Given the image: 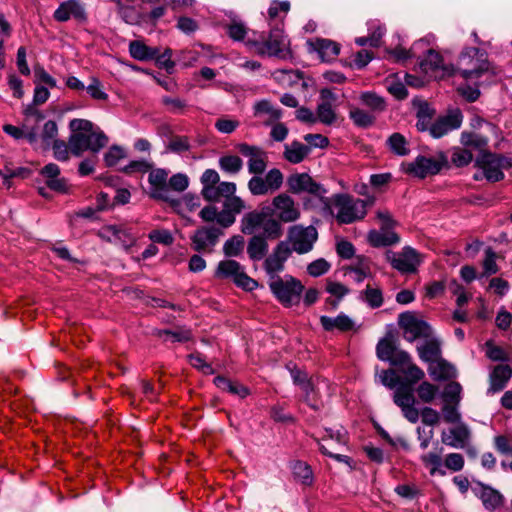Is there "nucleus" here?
Wrapping results in <instances>:
<instances>
[{
    "label": "nucleus",
    "mask_w": 512,
    "mask_h": 512,
    "mask_svg": "<svg viewBox=\"0 0 512 512\" xmlns=\"http://www.w3.org/2000/svg\"><path fill=\"white\" fill-rule=\"evenodd\" d=\"M72 16L78 19L84 17L83 7L75 0L62 3L54 13L55 19L61 22L67 21Z\"/></svg>",
    "instance_id": "c756f323"
},
{
    "label": "nucleus",
    "mask_w": 512,
    "mask_h": 512,
    "mask_svg": "<svg viewBox=\"0 0 512 512\" xmlns=\"http://www.w3.org/2000/svg\"><path fill=\"white\" fill-rule=\"evenodd\" d=\"M399 326L403 329L404 338L413 342L416 339H425L433 333L431 326L417 318L411 312H405L399 315Z\"/></svg>",
    "instance_id": "9d476101"
},
{
    "label": "nucleus",
    "mask_w": 512,
    "mask_h": 512,
    "mask_svg": "<svg viewBox=\"0 0 512 512\" xmlns=\"http://www.w3.org/2000/svg\"><path fill=\"white\" fill-rule=\"evenodd\" d=\"M315 189L303 200L304 207L314 210L324 217L333 216V196H327L328 190L320 183L319 189Z\"/></svg>",
    "instance_id": "f8f14e48"
},
{
    "label": "nucleus",
    "mask_w": 512,
    "mask_h": 512,
    "mask_svg": "<svg viewBox=\"0 0 512 512\" xmlns=\"http://www.w3.org/2000/svg\"><path fill=\"white\" fill-rule=\"evenodd\" d=\"M108 143V137L100 130H93L89 133H75L69 137V149L75 156H80L82 152L90 150L94 153L99 152Z\"/></svg>",
    "instance_id": "0eeeda50"
},
{
    "label": "nucleus",
    "mask_w": 512,
    "mask_h": 512,
    "mask_svg": "<svg viewBox=\"0 0 512 512\" xmlns=\"http://www.w3.org/2000/svg\"><path fill=\"white\" fill-rule=\"evenodd\" d=\"M167 184L169 191L183 192L189 185V179L186 174L177 173L170 177Z\"/></svg>",
    "instance_id": "0e129e2a"
},
{
    "label": "nucleus",
    "mask_w": 512,
    "mask_h": 512,
    "mask_svg": "<svg viewBox=\"0 0 512 512\" xmlns=\"http://www.w3.org/2000/svg\"><path fill=\"white\" fill-rule=\"evenodd\" d=\"M129 51L133 58L137 60H148L155 58L159 53L156 48H149L139 41H133L129 45Z\"/></svg>",
    "instance_id": "a19ab883"
},
{
    "label": "nucleus",
    "mask_w": 512,
    "mask_h": 512,
    "mask_svg": "<svg viewBox=\"0 0 512 512\" xmlns=\"http://www.w3.org/2000/svg\"><path fill=\"white\" fill-rule=\"evenodd\" d=\"M396 347L392 340L390 339H382L377 344V356L379 359L383 361H389L395 351Z\"/></svg>",
    "instance_id": "680f3d73"
},
{
    "label": "nucleus",
    "mask_w": 512,
    "mask_h": 512,
    "mask_svg": "<svg viewBox=\"0 0 512 512\" xmlns=\"http://www.w3.org/2000/svg\"><path fill=\"white\" fill-rule=\"evenodd\" d=\"M117 6L120 17L128 24H136L140 21V13L136 9L135 0H112Z\"/></svg>",
    "instance_id": "2f4dec72"
},
{
    "label": "nucleus",
    "mask_w": 512,
    "mask_h": 512,
    "mask_svg": "<svg viewBox=\"0 0 512 512\" xmlns=\"http://www.w3.org/2000/svg\"><path fill=\"white\" fill-rule=\"evenodd\" d=\"M393 399L395 404L401 408L403 415L408 421L411 423L418 421L419 412L414 407L415 399L410 387L401 384L396 388Z\"/></svg>",
    "instance_id": "2eb2a0df"
},
{
    "label": "nucleus",
    "mask_w": 512,
    "mask_h": 512,
    "mask_svg": "<svg viewBox=\"0 0 512 512\" xmlns=\"http://www.w3.org/2000/svg\"><path fill=\"white\" fill-rule=\"evenodd\" d=\"M317 118L323 124L330 125L336 119V114L332 109V105L328 101H324L317 107Z\"/></svg>",
    "instance_id": "5fc2aeb1"
},
{
    "label": "nucleus",
    "mask_w": 512,
    "mask_h": 512,
    "mask_svg": "<svg viewBox=\"0 0 512 512\" xmlns=\"http://www.w3.org/2000/svg\"><path fill=\"white\" fill-rule=\"evenodd\" d=\"M270 214L284 223L296 222L301 217L299 204L287 193H281L272 200Z\"/></svg>",
    "instance_id": "1a4fd4ad"
},
{
    "label": "nucleus",
    "mask_w": 512,
    "mask_h": 512,
    "mask_svg": "<svg viewBox=\"0 0 512 512\" xmlns=\"http://www.w3.org/2000/svg\"><path fill=\"white\" fill-rule=\"evenodd\" d=\"M221 198H225L223 202V208L219 212L218 224L227 228L235 223L236 215L240 214L244 209H246L245 202L235 193H231L227 196H221Z\"/></svg>",
    "instance_id": "4468645a"
},
{
    "label": "nucleus",
    "mask_w": 512,
    "mask_h": 512,
    "mask_svg": "<svg viewBox=\"0 0 512 512\" xmlns=\"http://www.w3.org/2000/svg\"><path fill=\"white\" fill-rule=\"evenodd\" d=\"M219 167L230 174H237L243 167V162L236 155H226L219 159Z\"/></svg>",
    "instance_id": "3c124183"
},
{
    "label": "nucleus",
    "mask_w": 512,
    "mask_h": 512,
    "mask_svg": "<svg viewBox=\"0 0 512 512\" xmlns=\"http://www.w3.org/2000/svg\"><path fill=\"white\" fill-rule=\"evenodd\" d=\"M319 445L325 444L330 450H338L347 443L346 431L343 428L332 429L326 428L325 435L321 440H317Z\"/></svg>",
    "instance_id": "c85d7f7f"
},
{
    "label": "nucleus",
    "mask_w": 512,
    "mask_h": 512,
    "mask_svg": "<svg viewBox=\"0 0 512 512\" xmlns=\"http://www.w3.org/2000/svg\"><path fill=\"white\" fill-rule=\"evenodd\" d=\"M317 49L324 61H330L334 59L340 52V47L337 43L328 40L320 39L317 41Z\"/></svg>",
    "instance_id": "a18cd8bd"
},
{
    "label": "nucleus",
    "mask_w": 512,
    "mask_h": 512,
    "mask_svg": "<svg viewBox=\"0 0 512 512\" xmlns=\"http://www.w3.org/2000/svg\"><path fill=\"white\" fill-rule=\"evenodd\" d=\"M387 145L393 153L399 156H405L409 153L408 142L400 133L390 135L387 139Z\"/></svg>",
    "instance_id": "49530a36"
},
{
    "label": "nucleus",
    "mask_w": 512,
    "mask_h": 512,
    "mask_svg": "<svg viewBox=\"0 0 512 512\" xmlns=\"http://www.w3.org/2000/svg\"><path fill=\"white\" fill-rule=\"evenodd\" d=\"M386 259L393 268L402 273H412L416 271L421 263L420 255L412 247L406 246L400 253L391 250L386 252Z\"/></svg>",
    "instance_id": "9b49d317"
},
{
    "label": "nucleus",
    "mask_w": 512,
    "mask_h": 512,
    "mask_svg": "<svg viewBox=\"0 0 512 512\" xmlns=\"http://www.w3.org/2000/svg\"><path fill=\"white\" fill-rule=\"evenodd\" d=\"M268 251V243L263 236H253L247 247V253L252 260L262 259Z\"/></svg>",
    "instance_id": "e433bc0d"
},
{
    "label": "nucleus",
    "mask_w": 512,
    "mask_h": 512,
    "mask_svg": "<svg viewBox=\"0 0 512 512\" xmlns=\"http://www.w3.org/2000/svg\"><path fill=\"white\" fill-rule=\"evenodd\" d=\"M373 200L369 201L372 204ZM368 202L355 199L348 194L340 193L333 195V209L336 210L332 217H335L340 224H351L365 217Z\"/></svg>",
    "instance_id": "f03ea898"
},
{
    "label": "nucleus",
    "mask_w": 512,
    "mask_h": 512,
    "mask_svg": "<svg viewBox=\"0 0 512 512\" xmlns=\"http://www.w3.org/2000/svg\"><path fill=\"white\" fill-rule=\"evenodd\" d=\"M243 267L235 260H225L218 264L216 276L220 278H233V280L242 272Z\"/></svg>",
    "instance_id": "37998d69"
},
{
    "label": "nucleus",
    "mask_w": 512,
    "mask_h": 512,
    "mask_svg": "<svg viewBox=\"0 0 512 512\" xmlns=\"http://www.w3.org/2000/svg\"><path fill=\"white\" fill-rule=\"evenodd\" d=\"M284 261L278 259L272 253L266 258L264 266L269 278L272 276H279L278 273L284 269Z\"/></svg>",
    "instance_id": "e2e57ef3"
},
{
    "label": "nucleus",
    "mask_w": 512,
    "mask_h": 512,
    "mask_svg": "<svg viewBox=\"0 0 512 512\" xmlns=\"http://www.w3.org/2000/svg\"><path fill=\"white\" fill-rule=\"evenodd\" d=\"M368 240L373 246H388L399 242L398 235L391 228L381 227L380 231L372 230L368 234Z\"/></svg>",
    "instance_id": "72a5a7b5"
},
{
    "label": "nucleus",
    "mask_w": 512,
    "mask_h": 512,
    "mask_svg": "<svg viewBox=\"0 0 512 512\" xmlns=\"http://www.w3.org/2000/svg\"><path fill=\"white\" fill-rule=\"evenodd\" d=\"M435 111L432 109L429 104L422 102L417 107V123L416 127L419 131L430 130L431 119L434 115Z\"/></svg>",
    "instance_id": "58836bf2"
},
{
    "label": "nucleus",
    "mask_w": 512,
    "mask_h": 512,
    "mask_svg": "<svg viewBox=\"0 0 512 512\" xmlns=\"http://www.w3.org/2000/svg\"><path fill=\"white\" fill-rule=\"evenodd\" d=\"M270 208L262 211H251L241 219V231L246 235H252L256 230L262 228L267 216H270Z\"/></svg>",
    "instance_id": "a878e982"
},
{
    "label": "nucleus",
    "mask_w": 512,
    "mask_h": 512,
    "mask_svg": "<svg viewBox=\"0 0 512 512\" xmlns=\"http://www.w3.org/2000/svg\"><path fill=\"white\" fill-rule=\"evenodd\" d=\"M264 178L270 192L278 190L283 184V174L276 168L269 170Z\"/></svg>",
    "instance_id": "052dcab7"
},
{
    "label": "nucleus",
    "mask_w": 512,
    "mask_h": 512,
    "mask_svg": "<svg viewBox=\"0 0 512 512\" xmlns=\"http://www.w3.org/2000/svg\"><path fill=\"white\" fill-rule=\"evenodd\" d=\"M475 165L481 170L476 173L474 179H487L490 182H497L504 178L503 168L508 166L507 159L491 152H481L475 160Z\"/></svg>",
    "instance_id": "39448f33"
},
{
    "label": "nucleus",
    "mask_w": 512,
    "mask_h": 512,
    "mask_svg": "<svg viewBox=\"0 0 512 512\" xmlns=\"http://www.w3.org/2000/svg\"><path fill=\"white\" fill-rule=\"evenodd\" d=\"M405 172L418 178L435 175L441 170V163L434 158L418 156L414 161L403 165Z\"/></svg>",
    "instance_id": "a211bd4d"
},
{
    "label": "nucleus",
    "mask_w": 512,
    "mask_h": 512,
    "mask_svg": "<svg viewBox=\"0 0 512 512\" xmlns=\"http://www.w3.org/2000/svg\"><path fill=\"white\" fill-rule=\"evenodd\" d=\"M155 335L162 338L164 341L170 342H185L191 338L190 331L181 328L176 330H157Z\"/></svg>",
    "instance_id": "de8ad7c7"
},
{
    "label": "nucleus",
    "mask_w": 512,
    "mask_h": 512,
    "mask_svg": "<svg viewBox=\"0 0 512 512\" xmlns=\"http://www.w3.org/2000/svg\"><path fill=\"white\" fill-rule=\"evenodd\" d=\"M483 273L481 277H486L492 274H496L498 272V266L496 264V254L493 252L491 248L486 249L485 251V259L483 261Z\"/></svg>",
    "instance_id": "bf43d9fd"
},
{
    "label": "nucleus",
    "mask_w": 512,
    "mask_h": 512,
    "mask_svg": "<svg viewBox=\"0 0 512 512\" xmlns=\"http://www.w3.org/2000/svg\"><path fill=\"white\" fill-rule=\"evenodd\" d=\"M254 116L263 119L265 125H271L282 117V111L268 100H261L253 106Z\"/></svg>",
    "instance_id": "bb28decb"
},
{
    "label": "nucleus",
    "mask_w": 512,
    "mask_h": 512,
    "mask_svg": "<svg viewBox=\"0 0 512 512\" xmlns=\"http://www.w3.org/2000/svg\"><path fill=\"white\" fill-rule=\"evenodd\" d=\"M268 285L275 298L285 307L298 304L304 290L302 283L291 275L272 276Z\"/></svg>",
    "instance_id": "7ed1b4c3"
},
{
    "label": "nucleus",
    "mask_w": 512,
    "mask_h": 512,
    "mask_svg": "<svg viewBox=\"0 0 512 512\" xmlns=\"http://www.w3.org/2000/svg\"><path fill=\"white\" fill-rule=\"evenodd\" d=\"M311 152V147L298 141L285 145L284 157L293 164L301 163Z\"/></svg>",
    "instance_id": "7c9ffc66"
},
{
    "label": "nucleus",
    "mask_w": 512,
    "mask_h": 512,
    "mask_svg": "<svg viewBox=\"0 0 512 512\" xmlns=\"http://www.w3.org/2000/svg\"><path fill=\"white\" fill-rule=\"evenodd\" d=\"M291 377L293 382L301 387V389L305 393V400L308 402L313 408H317L316 405L310 402V393L313 391V386L310 383L307 374L297 368L290 369Z\"/></svg>",
    "instance_id": "79ce46f5"
},
{
    "label": "nucleus",
    "mask_w": 512,
    "mask_h": 512,
    "mask_svg": "<svg viewBox=\"0 0 512 512\" xmlns=\"http://www.w3.org/2000/svg\"><path fill=\"white\" fill-rule=\"evenodd\" d=\"M488 138L475 132L464 131L461 133L460 142L465 147H472L481 152H486L484 149L488 144Z\"/></svg>",
    "instance_id": "c9c22d12"
},
{
    "label": "nucleus",
    "mask_w": 512,
    "mask_h": 512,
    "mask_svg": "<svg viewBox=\"0 0 512 512\" xmlns=\"http://www.w3.org/2000/svg\"><path fill=\"white\" fill-rule=\"evenodd\" d=\"M149 196L156 200L170 201L171 193L168 187V171L165 169H154L148 176Z\"/></svg>",
    "instance_id": "ddd939ff"
},
{
    "label": "nucleus",
    "mask_w": 512,
    "mask_h": 512,
    "mask_svg": "<svg viewBox=\"0 0 512 512\" xmlns=\"http://www.w3.org/2000/svg\"><path fill=\"white\" fill-rule=\"evenodd\" d=\"M318 232L312 225L302 226L293 225L289 227L287 232L288 242L293 250L298 254H305L313 249L314 243L317 241Z\"/></svg>",
    "instance_id": "6e6552de"
},
{
    "label": "nucleus",
    "mask_w": 512,
    "mask_h": 512,
    "mask_svg": "<svg viewBox=\"0 0 512 512\" xmlns=\"http://www.w3.org/2000/svg\"><path fill=\"white\" fill-rule=\"evenodd\" d=\"M401 371L405 374L410 386L422 380L425 376L424 371L414 363L409 364L406 368H402Z\"/></svg>",
    "instance_id": "69168bd1"
},
{
    "label": "nucleus",
    "mask_w": 512,
    "mask_h": 512,
    "mask_svg": "<svg viewBox=\"0 0 512 512\" xmlns=\"http://www.w3.org/2000/svg\"><path fill=\"white\" fill-rule=\"evenodd\" d=\"M247 46L261 56L286 58L289 55V40L281 29H271L267 39H249Z\"/></svg>",
    "instance_id": "20e7f679"
},
{
    "label": "nucleus",
    "mask_w": 512,
    "mask_h": 512,
    "mask_svg": "<svg viewBox=\"0 0 512 512\" xmlns=\"http://www.w3.org/2000/svg\"><path fill=\"white\" fill-rule=\"evenodd\" d=\"M104 232L113 237V241L119 243L125 250H128L135 243V239L120 227L108 226L104 229ZM110 240L112 241L111 238Z\"/></svg>",
    "instance_id": "ea45409f"
},
{
    "label": "nucleus",
    "mask_w": 512,
    "mask_h": 512,
    "mask_svg": "<svg viewBox=\"0 0 512 512\" xmlns=\"http://www.w3.org/2000/svg\"><path fill=\"white\" fill-rule=\"evenodd\" d=\"M473 160L472 153L467 149L456 148L452 154V162L458 166L463 167L471 163Z\"/></svg>",
    "instance_id": "774afa93"
},
{
    "label": "nucleus",
    "mask_w": 512,
    "mask_h": 512,
    "mask_svg": "<svg viewBox=\"0 0 512 512\" xmlns=\"http://www.w3.org/2000/svg\"><path fill=\"white\" fill-rule=\"evenodd\" d=\"M511 376L512 370L508 365L496 366L491 374L489 391L495 393L502 390Z\"/></svg>",
    "instance_id": "473e14b6"
},
{
    "label": "nucleus",
    "mask_w": 512,
    "mask_h": 512,
    "mask_svg": "<svg viewBox=\"0 0 512 512\" xmlns=\"http://www.w3.org/2000/svg\"><path fill=\"white\" fill-rule=\"evenodd\" d=\"M321 325L327 331L338 329L340 331L351 330L354 326L353 321L345 314H340L335 318L322 316L320 318Z\"/></svg>",
    "instance_id": "f704fd0d"
},
{
    "label": "nucleus",
    "mask_w": 512,
    "mask_h": 512,
    "mask_svg": "<svg viewBox=\"0 0 512 512\" xmlns=\"http://www.w3.org/2000/svg\"><path fill=\"white\" fill-rule=\"evenodd\" d=\"M360 101L370 109L372 114L380 113L385 110L386 102L383 97L373 92H363L360 95Z\"/></svg>",
    "instance_id": "4c0bfd02"
},
{
    "label": "nucleus",
    "mask_w": 512,
    "mask_h": 512,
    "mask_svg": "<svg viewBox=\"0 0 512 512\" xmlns=\"http://www.w3.org/2000/svg\"><path fill=\"white\" fill-rule=\"evenodd\" d=\"M461 385L457 382H450L444 389L443 398L445 402L458 403L461 394Z\"/></svg>",
    "instance_id": "338daca9"
},
{
    "label": "nucleus",
    "mask_w": 512,
    "mask_h": 512,
    "mask_svg": "<svg viewBox=\"0 0 512 512\" xmlns=\"http://www.w3.org/2000/svg\"><path fill=\"white\" fill-rule=\"evenodd\" d=\"M463 116L460 110L449 112L431 124L429 133L433 138H441L452 130L458 129L462 124Z\"/></svg>",
    "instance_id": "6ab92c4d"
},
{
    "label": "nucleus",
    "mask_w": 512,
    "mask_h": 512,
    "mask_svg": "<svg viewBox=\"0 0 512 512\" xmlns=\"http://www.w3.org/2000/svg\"><path fill=\"white\" fill-rule=\"evenodd\" d=\"M264 236L268 239H278L283 235V227L281 221L276 217L272 218L267 216L262 226Z\"/></svg>",
    "instance_id": "09e8293b"
},
{
    "label": "nucleus",
    "mask_w": 512,
    "mask_h": 512,
    "mask_svg": "<svg viewBox=\"0 0 512 512\" xmlns=\"http://www.w3.org/2000/svg\"><path fill=\"white\" fill-rule=\"evenodd\" d=\"M244 248V238L236 235L228 239L223 245V251L226 256H238Z\"/></svg>",
    "instance_id": "603ef678"
},
{
    "label": "nucleus",
    "mask_w": 512,
    "mask_h": 512,
    "mask_svg": "<svg viewBox=\"0 0 512 512\" xmlns=\"http://www.w3.org/2000/svg\"><path fill=\"white\" fill-rule=\"evenodd\" d=\"M417 352L423 362L431 364L441 357V342L434 336V333H432L430 337L423 339V341L417 345Z\"/></svg>",
    "instance_id": "412c9836"
},
{
    "label": "nucleus",
    "mask_w": 512,
    "mask_h": 512,
    "mask_svg": "<svg viewBox=\"0 0 512 512\" xmlns=\"http://www.w3.org/2000/svg\"><path fill=\"white\" fill-rule=\"evenodd\" d=\"M472 491L475 496L482 501L483 506L487 510H496L503 504V495L498 490L484 485L481 482H476L475 486L472 488Z\"/></svg>",
    "instance_id": "aec40b11"
},
{
    "label": "nucleus",
    "mask_w": 512,
    "mask_h": 512,
    "mask_svg": "<svg viewBox=\"0 0 512 512\" xmlns=\"http://www.w3.org/2000/svg\"><path fill=\"white\" fill-rule=\"evenodd\" d=\"M422 71L426 74H436L441 72V75H449L454 72L453 68H449L443 64L442 56L433 49H428L424 60L420 62ZM435 77L437 75H434Z\"/></svg>",
    "instance_id": "5701e85b"
},
{
    "label": "nucleus",
    "mask_w": 512,
    "mask_h": 512,
    "mask_svg": "<svg viewBox=\"0 0 512 512\" xmlns=\"http://www.w3.org/2000/svg\"><path fill=\"white\" fill-rule=\"evenodd\" d=\"M293 474L305 485L312 483L313 476L311 468L304 462H296L293 465Z\"/></svg>",
    "instance_id": "13d9d810"
},
{
    "label": "nucleus",
    "mask_w": 512,
    "mask_h": 512,
    "mask_svg": "<svg viewBox=\"0 0 512 512\" xmlns=\"http://www.w3.org/2000/svg\"><path fill=\"white\" fill-rule=\"evenodd\" d=\"M222 231L216 227H201L191 236L192 247L195 251H212L217 244Z\"/></svg>",
    "instance_id": "f3484780"
},
{
    "label": "nucleus",
    "mask_w": 512,
    "mask_h": 512,
    "mask_svg": "<svg viewBox=\"0 0 512 512\" xmlns=\"http://www.w3.org/2000/svg\"><path fill=\"white\" fill-rule=\"evenodd\" d=\"M202 196L209 202H218L221 196H227L236 192V184L233 182H220L219 174L214 169H207L201 176Z\"/></svg>",
    "instance_id": "423d86ee"
},
{
    "label": "nucleus",
    "mask_w": 512,
    "mask_h": 512,
    "mask_svg": "<svg viewBox=\"0 0 512 512\" xmlns=\"http://www.w3.org/2000/svg\"><path fill=\"white\" fill-rule=\"evenodd\" d=\"M470 436L469 429L464 424L451 428L449 431H443L441 441L453 448H463Z\"/></svg>",
    "instance_id": "393cba45"
},
{
    "label": "nucleus",
    "mask_w": 512,
    "mask_h": 512,
    "mask_svg": "<svg viewBox=\"0 0 512 512\" xmlns=\"http://www.w3.org/2000/svg\"><path fill=\"white\" fill-rule=\"evenodd\" d=\"M168 203H170L173 209L189 223H192V220L188 217V214L196 211L201 206L200 198L192 194H186L181 199L171 197Z\"/></svg>",
    "instance_id": "b1692460"
},
{
    "label": "nucleus",
    "mask_w": 512,
    "mask_h": 512,
    "mask_svg": "<svg viewBox=\"0 0 512 512\" xmlns=\"http://www.w3.org/2000/svg\"><path fill=\"white\" fill-rule=\"evenodd\" d=\"M349 116L355 125L359 127H369L375 121V115L371 112L364 111L360 108L353 107L350 109Z\"/></svg>",
    "instance_id": "8fccbe9b"
},
{
    "label": "nucleus",
    "mask_w": 512,
    "mask_h": 512,
    "mask_svg": "<svg viewBox=\"0 0 512 512\" xmlns=\"http://www.w3.org/2000/svg\"><path fill=\"white\" fill-rule=\"evenodd\" d=\"M363 299L371 308H378L383 304V295L379 287L367 285L363 292Z\"/></svg>",
    "instance_id": "864d4df0"
},
{
    "label": "nucleus",
    "mask_w": 512,
    "mask_h": 512,
    "mask_svg": "<svg viewBox=\"0 0 512 512\" xmlns=\"http://www.w3.org/2000/svg\"><path fill=\"white\" fill-rule=\"evenodd\" d=\"M457 72L467 83H477L482 76L494 74L486 54L477 48H467L461 53Z\"/></svg>",
    "instance_id": "f257e3e1"
},
{
    "label": "nucleus",
    "mask_w": 512,
    "mask_h": 512,
    "mask_svg": "<svg viewBox=\"0 0 512 512\" xmlns=\"http://www.w3.org/2000/svg\"><path fill=\"white\" fill-rule=\"evenodd\" d=\"M238 151L245 157H248V171L254 175H261L266 169L267 155L257 146L245 143L238 145Z\"/></svg>",
    "instance_id": "dca6fc26"
},
{
    "label": "nucleus",
    "mask_w": 512,
    "mask_h": 512,
    "mask_svg": "<svg viewBox=\"0 0 512 512\" xmlns=\"http://www.w3.org/2000/svg\"><path fill=\"white\" fill-rule=\"evenodd\" d=\"M428 371L436 381L448 380L457 376L456 368L442 357L429 364Z\"/></svg>",
    "instance_id": "cd10ccee"
},
{
    "label": "nucleus",
    "mask_w": 512,
    "mask_h": 512,
    "mask_svg": "<svg viewBox=\"0 0 512 512\" xmlns=\"http://www.w3.org/2000/svg\"><path fill=\"white\" fill-rule=\"evenodd\" d=\"M438 393V387L424 381L417 388L419 398L425 403H431Z\"/></svg>",
    "instance_id": "4d7b16f0"
},
{
    "label": "nucleus",
    "mask_w": 512,
    "mask_h": 512,
    "mask_svg": "<svg viewBox=\"0 0 512 512\" xmlns=\"http://www.w3.org/2000/svg\"><path fill=\"white\" fill-rule=\"evenodd\" d=\"M248 190L254 196H261L270 193L265 178L260 175H254L248 181Z\"/></svg>",
    "instance_id": "6e6d98bb"
},
{
    "label": "nucleus",
    "mask_w": 512,
    "mask_h": 512,
    "mask_svg": "<svg viewBox=\"0 0 512 512\" xmlns=\"http://www.w3.org/2000/svg\"><path fill=\"white\" fill-rule=\"evenodd\" d=\"M287 185L289 191L293 194L307 193L310 194L312 191H315V188L319 189V183L316 182L309 174L307 173H296L292 174L287 179Z\"/></svg>",
    "instance_id": "4be33fe9"
},
{
    "label": "nucleus",
    "mask_w": 512,
    "mask_h": 512,
    "mask_svg": "<svg viewBox=\"0 0 512 512\" xmlns=\"http://www.w3.org/2000/svg\"><path fill=\"white\" fill-rule=\"evenodd\" d=\"M421 461L429 469L431 475L440 474L444 476L446 474L445 470L441 468L442 466V458L441 453L437 452H429L423 454L421 456Z\"/></svg>",
    "instance_id": "c03bdc74"
}]
</instances>
